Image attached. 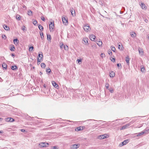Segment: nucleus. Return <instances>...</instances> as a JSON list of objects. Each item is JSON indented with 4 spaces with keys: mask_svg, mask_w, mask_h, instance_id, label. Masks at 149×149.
I'll return each instance as SVG.
<instances>
[{
    "mask_svg": "<svg viewBox=\"0 0 149 149\" xmlns=\"http://www.w3.org/2000/svg\"><path fill=\"white\" fill-rule=\"evenodd\" d=\"M83 29L86 32H88L90 31L91 29L90 26L88 24H85L83 27Z\"/></svg>",
    "mask_w": 149,
    "mask_h": 149,
    "instance_id": "obj_1",
    "label": "nucleus"
},
{
    "mask_svg": "<svg viewBox=\"0 0 149 149\" xmlns=\"http://www.w3.org/2000/svg\"><path fill=\"white\" fill-rule=\"evenodd\" d=\"M39 145L40 147H46L48 146L49 143L47 142H40Z\"/></svg>",
    "mask_w": 149,
    "mask_h": 149,
    "instance_id": "obj_2",
    "label": "nucleus"
},
{
    "mask_svg": "<svg viewBox=\"0 0 149 149\" xmlns=\"http://www.w3.org/2000/svg\"><path fill=\"white\" fill-rule=\"evenodd\" d=\"M80 144L79 143L75 144L72 145L70 147L71 149H77L80 147Z\"/></svg>",
    "mask_w": 149,
    "mask_h": 149,
    "instance_id": "obj_3",
    "label": "nucleus"
},
{
    "mask_svg": "<svg viewBox=\"0 0 149 149\" xmlns=\"http://www.w3.org/2000/svg\"><path fill=\"white\" fill-rule=\"evenodd\" d=\"M54 28V22H50V24H49V28L50 31L51 32Z\"/></svg>",
    "mask_w": 149,
    "mask_h": 149,
    "instance_id": "obj_4",
    "label": "nucleus"
},
{
    "mask_svg": "<svg viewBox=\"0 0 149 149\" xmlns=\"http://www.w3.org/2000/svg\"><path fill=\"white\" fill-rule=\"evenodd\" d=\"M129 142V140L127 139L123 141L119 144V146L121 147L123 146L126 145Z\"/></svg>",
    "mask_w": 149,
    "mask_h": 149,
    "instance_id": "obj_5",
    "label": "nucleus"
},
{
    "mask_svg": "<svg viewBox=\"0 0 149 149\" xmlns=\"http://www.w3.org/2000/svg\"><path fill=\"white\" fill-rule=\"evenodd\" d=\"M63 22L65 25H67L68 24V20L66 17H62Z\"/></svg>",
    "mask_w": 149,
    "mask_h": 149,
    "instance_id": "obj_6",
    "label": "nucleus"
},
{
    "mask_svg": "<svg viewBox=\"0 0 149 149\" xmlns=\"http://www.w3.org/2000/svg\"><path fill=\"white\" fill-rule=\"evenodd\" d=\"M130 123H128L127 124L123 126L121 128L120 130H122L123 129H125L127 128H128L129 126H130Z\"/></svg>",
    "mask_w": 149,
    "mask_h": 149,
    "instance_id": "obj_7",
    "label": "nucleus"
},
{
    "mask_svg": "<svg viewBox=\"0 0 149 149\" xmlns=\"http://www.w3.org/2000/svg\"><path fill=\"white\" fill-rule=\"evenodd\" d=\"M84 127H85L84 126L78 127L75 128V130L77 131H80L82 130L84 128Z\"/></svg>",
    "mask_w": 149,
    "mask_h": 149,
    "instance_id": "obj_8",
    "label": "nucleus"
},
{
    "mask_svg": "<svg viewBox=\"0 0 149 149\" xmlns=\"http://www.w3.org/2000/svg\"><path fill=\"white\" fill-rule=\"evenodd\" d=\"M53 86L56 88L58 89L59 87L58 84L54 81H53L52 82Z\"/></svg>",
    "mask_w": 149,
    "mask_h": 149,
    "instance_id": "obj_9",
    "label": "nucleus"
},
{
    "mask_svg": "<svg viewBox=\"0 0 149 149\" xmlns=\"http://www.w3.org/2000/svg\"><path fill=\"white\" fill-rule=\"evenodd\" d=\"M106 135L104 134V135H100L98 137V138L100 139H104L105 138H107V136H106Z\"/></svg>",
    "mask_w": 149,
    "mask_h": 149,
    "instance_id": "obj_10",
    "label": "nucleus"
},
{
    "mask_svg": "<svg viewBox=\"0 0 149 149\" xmlns=\"http://www.w3.org/2000/svg\"><path fill=\"white\" fill-rule=\"evenodd\" d=\"M13 41L14 44L15 45H17L19 43V41L17 38L14 39L13 40Z\"/></svg>",
    "mask_w": 149,
    "mask_h": 149,
    "instance_id": "obj_11",
    "label": "nucleus"
},
{
    "mask_svg": "<svg viewBox=\"0 0 149 149\" xmlns=\"http://www.w3.org/2000/svg\"><path fill=\"white\" fill-rule=\"evenodd\" d=\"M11 68L12 70L14 71L18 69V68L16 65H15L14 66H12Z\"/></svg>",
    "mask_w": 149,
    "mask_h": 149,
    "instance_id": "obj_12",
    "label": "nucleus"
},
{
    "mask_svg": "<svg viewBox=\"0 0 149 149\" xmlns=\"http://www.w3.org/2000/svg\"><path fill=\"white\" fill-rule=\"evenodd\" d=\"M130 34L132 37L133 38H135L136 36V34L133 31L130 32Z\"/></svg>",
    "mask_w": 149,
    "mask_h": 149,
    "instance_id": "obj_13",
    "label": "nucleus"
},
{
    "mask_svg": "<svg viewBox=\"0 0 149 149\" xmlns=\"http://www.w3.org/2000/svg\"><path fill=\"white\" fill-rule=\"evenodd\" d=\"M95 35L93 34L89 36V38L92 41H94L95 40Z\"/></svg>",
    "mask_w": 149,
    "mask_h": 149,
    "instance_id": "obj_14",
    "label": "nucleus"
},
{
    "mask_svg": "<svg viewBox=\"0 0 149 149\" xmlns=\"http://www.w3.org/2000/svg\"><path fill=\"white\" fill-rule=\"evenodd\" d=\"M140 5L143 9H146L147 8V7L146 6L144 3H141V4H140Z\"/></svg>",
    "mask_w": 149,
    "mask_h": 149,
    "instance_id": "obj_15",
    "label": "nucleus"
},
{
    "mask_svg": "<svg viewBox=\"0 0 149 149\" xmlns=\"http://www.w3.org/2000/svg\"><path fill=\"white\" fill-rule=\"evenodd\" d=\"M129 61L130 58H129V56H127L125 58V61H126L127 64L128 65H129Z\"/></svg>",
    "mask_w": 149,
    "mask_h": 149,
    "instance_id": "obj_16",
    "label": "nucleus"
},
{
    "mask_svg": "<svg viewBox=\"0 0 149 149\" xmlns=\"http://www.w3.org/2000/svg\"><path fill=\"white\" fill-rule=\"evenodd\" d=\"M109 75L110 77L112 78L115 76V73L113 71H111L109 73Z\"/></svg>",
    "mask_w": 149,
    "mask_h": 149,
    "instance_id": "obj_17",
    "label": "nucleus"
},
{
    "mask_svg": "<svg viewBox=\"0 0 149 149\" xmlns=\"http://www.w3.org/2000/svg\"><path fill=\"white\" fill-rule=\"evenodd\" d=\"M17 109L15 108H14L12 106L10 105V111H16Z\"/></svg>",
    "mask_w": 149,
    "mask_h": 149,
    "instance_id": "obj_18",
    "label": "nucleus"
},
{
    "mask_svg": "<svg viewBox=\"0 0 149 149\" xmlns=\"http://www.w3.org/2000/svg\"><path fill=\"white\" fill-rule=\"evenodd\" d=\"M3 27L4 28V29L8 31L9 29V27L8 26H7L6 25L4 24L3 25Z\"/></svg>",
    "mask_w": 149,
    "mask_h": 149,
    "instance_id": "obj_19",
    "label": "nucleus"
},
{
    "mask_svg": "<svg viewBox=\"0 0 149 149\" xmlns=\"http://www.w3.org/2000/svg\"><path fill=\"white\" fill-rule=\"evenodd\" d=\"M15 50V47L14 46V45H11L10 50L11 51H14Z\"/></svg>",
    "mask_w": 149,
    "mask_h": 149,
    "instance_id": "obj_20",
    "label": "nucleus"
},
{
    "mask_svg": "<svg viewBox=\"0 0 149 149\" xmlns=\"http://www.w3.org/2000/svg\"><path fill=\"white\" fill-rule=\"evenodd\" d=\"M38 27L40 31H42L43 30V27L40 24L38 25Z\"/></svg>",
    "mask_w": 149,
    "mask_h": 149,
    "instance_id": "obj_21",
    "label": "nucleus"
},
{
    "mask_svg": "<svg viewBox=\"0 0 149 149\" xmlns=\"http://www.w3.org/2000/svg\"><path fill=\"white\" fill-rule=\"evenodd\" d=\"M145 131H143L139 133L137 135V136H140L141 135L143 134H145Z\"/></svg>",
    "mask_w": 149,
    "mask_h": 149,
    "instance_id": "obj_22",
    "label": "nucleus"
},
{
    "mask_svg": "<svg viewBox=\"0 0 149 149\" xmlns=\"http://www.w3.org/2000/svg\"><path fill=\"white\" fill-rule=\"evenodd\" d=\"M138 50L139 54H142V55H143V50L142 49L139 48Z\"/></svg>",
    "mask_w": 149,
    "mask_h": 149,
    "instance_id": "obj_23",
    "label": "nucleus"
},
{
    "mask_svg": "<svg viewBox=\"0 0 149 149\" xmlns=\"http://www.w3.org/2000/svg\"><path fill=\"white\" fill-rule=\"evenodd\" d=\"M16 18L17 20H19L21 19V17L19 15L17 14L16 16Z\"/></svg>",
    "mask_w": 149,
    "mask_h": 149,
    "instance_id": "obj_24",
    "label": "nucleus"
},
{
    "mask_svg": "<svg viewBox=\"0 0 149 149\" xmlns=\"http://www.w3.org/2000/svg\"><path fill=\"white\" fill-rule=\"evenodd\" d=\"M2 67L3 68V69L4 70H6L7 68V65L6 63H3L2 64Z\"/></svg>",
    "mask_w": 149,
    "mask_h": 149,
    "instance_id": "obj_25",
    "label": "nucleus"
},
{
    "mask_svg": "<svg viewBox=\"0 0 149 149\" xmlns=\"http://www.w3.org/2000/svg\"><path fill=\"white\" fill-rule=\"evenodd\" d=\"M46 71L47 73L48 74H49L51 72V69L49 68L48 67L46 69Z\"/></svg>",
    "mask_w": 149,
    "mask_h": 149,
    "instance_id": "obj_26",
    "label": "nucleus"
},
{
    "mask_svg": "<svg viewBox=\"0 0 149 149\" xmlns=\"http://www.w3.org/2000/svg\"><path fill=\"white\" fill-rule=\"evenodd\" d=\"M70 12L71 13L72 15L73 16V14H75V12L74 10L73 9V8H72V9H70Z\"/></svg>",
    "mask_w": 149,
    "mask_h": 149,
    "instance_id": "obj_27",
    "label": "nucleus"
},
{
    "mask_svg": "<svg viewBox=\"0 0 149 149\" xmlns=\"http://www.w3.org/2000/svg\"><path fill=\"white\" fill-rule=\"evenodd\" d=\"M111 50L114 52H115L116 50V49L113 46H111Z\"/></svg>",
    "mask_w": 149,
    "mask_h": 149,
    "instance_id": "obj_28",
    "label": "nucleus"
},
{
    "mask_svg": "<svg viewBox=\"0 0 149 149\" xmlns=\"http://www.w3.org/2000/svg\"><path fill=\"white\" fill-rule=\"evenodd\" d=\"M47 39L48 40H50L52 39L51 36L50 34H47Z\"/></svg>",
    "mask_w": 149,
    "mask_h": 149,
    "instance_id": "obj_29",
    "label": "nucleus"
},
{
    "mask_svg": "<svg viewBox=\"0 0 149 149\" xmlns=\"http://www.w3.org/2000/svg\"><path fill=\"white\" fill-rule=\"evenodd\" d=\"M40 53H41V54L39 53L38 54V57L40 58V57L41 59H43V55L42 53V52H40Z\"/></svg>",
    "mask_w": 149,
    "mask_h": 149,
    "instance_id": "obj_30",
    "label": "nucleus"
},
{
    "mask_svg": "<svg viewBox=\"0 0 149 149\" xmlns=\"http://www.w3.org/2000/svg\"><path fill=\"white\" fill-rule=\"evenodd\" d=\"M40 34L41 36V38L42 39H43L44 38V34L43 32H40Z\"/></svg>",
    "mask_w": 149,
    "mask_h": 149,
    "instance_id": "obj_31",
    "label": "nucleus"
},
{
    "mask_svg": "<svg viewBox=\"0 0 149 149\" xmlns=\"http://www.w3.org/2000/svg\"><path fill=\"white\" fill-rule=\"evenodd\" d=\"M108 89L111 93H113V88H112L110 87Z\"/></svg>",
    "mask_w": 149,
    "mask_h": 149,
    "instance_id": "obj_32",
    "label": "nucleus"
},
{
    "mask_svg": "<svg viewBox=\"0 0 149 149\" xmlns=\"http://www.w3.org/2000/svg\"><path fill=\"white\" fill-rule=\"evenodd\" d=\"M82 60L81 59H78L77 61V63L80 64L81 63Z\"/></svg>",
    "mask_w": 149,
    "mask_h": 149,
    "instance_id": "obj_33",
    "label": "nucleus"
},
{
    "mask_svg": "<svg viewBox=\"0 0 149 149\" xmlns=\"http://www.w3.org/2000/svg\"><path fill=\"white\" fill-rule=\"evenodd\" d=\"M41 66L42 68H44L46 66V65L44 63H42L41 64Z\"/></svg>",
    "mask_w": 149,
    "mask_h": 149,
    "instance_id": "obj_34",
    "label": "nucleus"
},
{
    "mask_svg": "<svg viewBox=\"0 0 149 149\" xmlns=\"http://www.w3.org/2000/svg\"><path fill=\"white\" fill-rule=\"evenodd\" d=\"M32 12L30 10H28V15L29 16H31L32 15Z\"/></svg>",
    "mask_w": 149,
    "mask_h": 149,
    "instance_id": "obj_35",
    "label": "nucleus"
},
{
    "mask_svg": "<svg viewBox=\"0 0 149 149\" xmlns=\"http://www.w3.org/2000/svg\"><path fill=\"white\" fill-rule=\"evenodd\" d=\"M88 39L87 38H85V40H84V42L85 43V44L86 45H87V44H88V41L87 40Z\"/></svg>",
    "mask_w": 149,
    "mask_h": 149,
    "instance_id": "obj_36",
    "label": "nucleus"
},
{
    "mask_svg": "<svg viewBox=\"0 0 149 149\" xmlns=\"http://www.w3.org/2000/svg\"><path fill=\"white\" fill-rule=\"evenodd\" d=\"M117 66L118 68L119 69L120 68H121L122 66L121 65V64L120 63H118L117 64Z\"/></svg>",
    "mask_w": 149,
    "mask_h": 149,
    "instance_id": "obj_37",
    "label": "nucleus"
},
{
    "mask_svg": "<svg viewBox=\"0 0 149 149\" xmlns=\"http://www.w3.org/2000/svg\"><path fill=\"white\" fill-rule=\"evenodd\" d=\"M118 48L121 50H123V46L122 45V46L121 47L120 45H118Z\"/></svg>",
    "mask_w": 149,
    "mask_h": 149,
    "instance_id": "obj_38",
    "label": "nucleus"
},
{
    "mask_svg": "<svg viewBox=\"0 0 149 149\" xmlns=\"http://www.w3.org/2000/svg\"><path fill=\"white\" fill-rule=\"evenodd\" d=\"M108 53L109 55L111 56L112 55V52L111 50L110 49H109L108 51Z\"/></svg>",
    "mask_w": 149,
    "mask_h": 149,
    "instance_id": "obj_39",
    "label": "nucleus"
},
{
    "mask_svg": "<svg viewBox=\"0 0 149 149\" xmlns=\"http://www.w3.org/2000/svg\"><path fill=\"white\" fill-rule=\"evenodd\" d=\"M60 47L61 49H64L65 48V45H63V44L62 45H61L60 46Z\"/></svg>",
    "mask_w": 149,
    "mask_h": 149,
    "instance_id": "obj_40",
    "label": "nucleus"
},
{
    "mask_svg": "<svg viewBox=\"0 0 149 149\" xmlns=\"http://www.w3.org/2000/svg\"><path fill=\"white\" fill-rule=\"evenodd\" d=\"M34 47L33 46H31L29 48V50L30 52L31 51H32L33 50Z\"/></svg>",
    "mask_w": 149,
    "mask_h": 149,
    "instance_id": "obj_41",
    "label": "nucleus"
},
{
    "mask_svg": "<svg viewBox=\"0 0 149 149\" xmlns=\"http://www.w3.org/2000/svg\"><path fill=\"white\" fill-rule=\"evenodd\" d=\"M109 84L107 83L105 84V87L107 89H108L109 88Z\"/></svg>",
    "mask_w": 149,
    "mask_h": 149,
    "instance_id": "obj_42",
    "label": "nucleus"
},
{
    "mask_svg": "<svg viewBox=\"0 0 149 149\" xmlns=\"http://www.w3.org/2000/svg\"><path fill=\"white\" fill-rule=\"evenodd\" d=\"M33 24L36 26V25L37 24V22L36 20H35L33 21Z\"/></svg>",
    "mask_w": 149,
    "mask_h": 149,
    "instance_id": "obj_43",
    "label": "nucleus"
},
{
    "mask_svg": "<svg viewBox=\"0 0 149 149\" xmlns=\"http://www.w3.org/2000/svg\"><path fill=\"white\" fill-rule=\"evenodd\" d=\"M145 70V69L143 66L141 68V71L142 72H144Z\"/></svg>",
    "mask_w": 149,
    "mask_h": 149,
    "instance_id": "obj_44",
    "label": "nucleus"
},
{
    "mask_svg": "<svg viewBox=\"0 0 149 149\" xmlns=\"http://www.w3.org/2000/svg\"><path fill=\"white\" fill-rule=\"evenodd\" d=\"M97 44L98 46H100L102 45V41H99V42L98 43H97Z\"/></svg>",
    "mask_w": 149,
    "mask_h": 149,
    "instance_id": "obj_45",
    "label": "nucleus"
},
{
    "mask_svg": "<svg viewBox=\"0 0 149 149\" xmlns=\"http://www.w3.org/2000/svg\"><path fill=\"white\" fill-rule=\"evenodd\" d=\"M22 29L24 31H26V27L24 26L22 27Z\"/></svg>",
    "mask_w": 149,
    "mask_h": 149,
    "instance_id": "obj_46",
    "label": "nucleus"
},
{
    "mask_svg": "<svg viewBox=\"0 0 149 149\" xmlns=\"http://www.w3.org/2000/svg\"><path fill=\"white\" fill-rule=\"evenodd\" d=\"M42 59H40L39 58H37V62H38H38H41V60H42Z\"/></svg>",
    "mask_w": 149,
    "mask_h": 149,
    "instance_id": "obj_47",
    "label": "nucleus"
},
{
    "mask_svg": "<svg viewBox=\"0 0 149 149\" xmlns=\"http://www.w3.org/2000/svg\"><path fill=\"white\" fill-rule=\"evenodd\" d=\"M15 121L14 119L13 118H12L10 117V122H13Z\"/></svg>",
    "mask_w": 149,
    "mask_h": 149,
    "instance_id": "obj_48",
    "label": "nucleus"
},
{
    "mask_svg": "<svg viewBox=\"0 0 149 149\" xmlns=\"http://www.w3.org/2000/svg\"><path fill=\"white\" fill-rule=\"evenodd\" d=\"M41 19L44 22H45V19L43 16H42L41 17Z\"/></svg>",
    "mask_w": 149,
    "mask_h": 149,
    "instance_id": "obj_49",
    "label": "nucleus"
},
{
    "mask_svg": "<svg viewBox=\"0 0 149 149\" xmlns=\"http://www.w3.org/2000/svg\"><path fill=\"white\" fill-rule=\"evenodd\" d=\"M143 131L145 132V133H147L149 131V129H146L143 130Z\"/></svg>",
    "mask_w": 149,
    "mask_h": 149,
    "instance_id": "obj_50",
    "label": "nucleus"
},
{
    "mask_svg": "<svg viewBox=\"0 0 149 149\" xmlns=\"http://www.w3.org/2000/svg\"><path fill=\"white\" fill-rule=\"evenodd\" d=\"M52 149H59L58 147L56 146H54L52 147Z\"/></svg>",
    "mask_w": 149,
    "mask_h": 149,
    "instance_id": "obj_51",
    "label": "nucleus"
},
{
    "mask_svg": "<svg viewBox=\"0 0 149 149\" xmlns=\"http://www.w3.org/2000/svg\"><path fill=\"white\" fill-rule=\"evenodd\" d=\"M2 38L3 39H4L5 40L6 38V36L5 35H2Z\"/></svg>",
    "mask_w": 149,
    "mask_h": 149,
    "instance_id": "obj_52",
    "label": "nucleus"
},
{
    "mask_svg": "<svg viewBox=\"0 0 149 149\" xmlns=\"http://www.w3.org/2000/svg\"><path fill=\"white\" fill-rule=\"evenodd\" d=\"M111 60L112 62H114L115 61L116 59L115 58H113L112 59H111Z\"/></svg>",
    "mask_w": 149,
    "mask_h": 149,
    "instance_id": "obj_53",
    "label": "nucleus"
},
{
    "mask_svg": "<svg viewBox=\"0 0 149 149\" xmlns=\"http://www.w3.org/2000/svg\"><path fill=\"white\" fill-rule=\"evenodd\" d=\"M68 46L67 45H65V50H68Z\"/></svg>",
    "mask_w": 149,
    "mask_h": 149,
    "instance_id": "obj_54",
    "label": "nucleus"
},
{
    "mask_svg": "<svg viewBox=\"0 0 149 149\" xmlns=\"http://www.w3.org/2000/svg\"><path fill=\"white\" fill-rule=\"evenodd\" d=\"M11 56L14 58L15 57V54L14 53H12L11 54Z\"/></svg>",
    "mask_w": 149,
    "mask_h": 149,
    "instance_id": "obj_55",
    "label": "nucleus"
},
{
    "mask_svg": "<svg viewBox=\"0 0 149 149\" xmlns=\"http://www.w3.org/2000/svg\"><path fill=\"white\" fill-rule=\"evenodd\" d=\"M6 121L7 122L9 121V118H8L5 119Z\"/></svg>",
    "mask_w": 149,
    "mask_h": 149,
    "instance_id": "obj_56",
    "label": "nucleus"
},
{
    "mask_svg": "<svg viewBox=\"0 0 149 149\" xmlns=\"http://www.w3.org/2000/svg\"><path fill=\"white\" fill-rule=\"evenodd\" d=\"M101 56L103 58V57H105V55L104 54L102 53L101 54Z\"/></svg>",
    "mask_w": 149,
    "mask_h": 149,
    "instance_id": "obj_57",
    "label": "nucleus"
},
{
    "mask_svg": "<svg viewBox=\"0 0 149 149\" xmlns=\"http://www.w3.org/2000/svg\"><path fill=\"white\" fill-rule=\"evenodd\" d=\"M22 7L23 8H25V9L26 8V6L24 4L22 6Z\"/></svg>",
    "mask_w": 149,
    "mask_h": 149,
    "instance_id": "obj_58",
    "label": "nucleus"
},
{
    "mask_svg": "<svg viewBox=\"0 0 149 149\" xmlns=\"http://www.w3.org/2000/svg\"><path fill=\"white\" fill-rule=\"evenodd\" d=\"M21 131L22 132H25V130L22 129L21 130Z\"/></svg>",
    "mask_w": 149,
    "mask_h": 149,
    "instance_id": "obj_59",
    "label": "nucleus"
},
{
    "mask_svg": "<svg viewBox=\"0 0 149 149\" xmlns=\"http://www.w3.org/2000/svg\"><path fill=\"white\" fill-rule=\"evenodd\" d=\"M13 133L15 134H16V133L13 132H10V134H13Z\"/></svg>",
    "mask_w": 149,
    "mask_h": 149,
    "instance_id": "obj_60",
    "label": "nucleus"
},
{
    "mask_svg": "<svg viewBox=\"0 0 149 149\" xmlns=\"http://www.w3.org/2000/svg\"><path fill=\"white\" fill-rule=\"evenodd\" d=\"M43 87L44 88H46V85L45 84H44L43 85Z\"/></svg>",
    "mask_w": 149,
    "mask_h": 149,
    "instance_id": "obj_61",
    "label": "nucleus"
},
{
    "mask_svg": "<svg viewBox=\"0 0 149 149\" xmlns=\"http://www.w3.org/2000/svg\"><path fill=\"white\" fill-rule=\"evenodd\" d=\"M15 8V5H13V6L12 9H13Z\"/></svg>",
    "mask_w": 149,
    "mask_h": 149,
    "instance_id": "obj_62",
    "label": "nucleus"
},
{
    "mask_svg": "<svg viewBox=\"0 0 149 149\" xmlns=\"http://www.w3.org/2000/svg\"><path fill=\"white\" fill-rule=\"evenodd\" d=\"M40 75H41L42 74V72H40Z\"/></svg>",
    "mask_w": 149,
    "mask_h": 149,
    "instance_id": "obj_63",
    "label": "nucleus"
},
{
    "mask_svg": "<svg viewBox=\"0 0 149 149\" xmlns=\"http://www.w3.org/2000/svg\"><path fill=\"white\" fill-rule=\"evenodd\" d=\"M148 20H147V19H146V20H145V22H146V23H147V22H148Z\"/></svg>",
    "mask_w": 149,
    "mask_h": 149,
    "instance_id": "obj_64",
    "label": "nucleus"
}]
</instances>
